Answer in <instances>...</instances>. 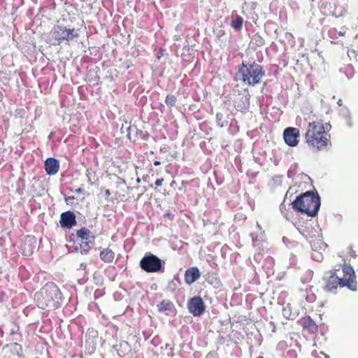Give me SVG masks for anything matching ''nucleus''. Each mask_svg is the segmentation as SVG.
<instances>
[{
  "label": "nucleus",
  "mask_w": 358,
  "mask_h": 358,
  "mask_svg": "<svg viewBox=\"0 0 358 358\" xmlns=\"http://www.w3.org/2000/svg\"><path fill=\"white\" fill-rule=\"evenodd\" d=\"M264 76L265 71L260 64L255 62L247 63L243 61L241 64L237 66L234 80L255 86L261 83Z\"/></svg>",
  "instance_id": "obj_1"
},
{
  "label": "nucleus",
  "mask_w": 358,
  "mask_h": 358,
  "mask_svg": "<svg viewBox=\"0 0 358 358\" xmlns=\"http://www.w3.org/2000/svg\"><path fill=\"white\" fill-rule=\"evenodd\" d=\"M37 306L41 308H58L63 303V296L59 287L54 283L46 284L34 295Z\"/></svg>",
  "instance_id": "obj_2"
},
{
  "label": "nucleus",
  "mask_w": 358,
  "mask_h": 358,
  "mask_svg": "<svg viewBox=\"0 0 358 358\" xmlns=\"http://www.w3.org/2000/svg\"><path fill=\"white\" fill-rule=\"evenodd\" d=\"M320 204V197L318 193L310 191L297 196L292 203L294 210L304 213L309 217H315L317 215Z\"/></svg>",
  "instance_id": "obj_3"
},
{
  "label": "nucleus",
  "mask_w": 358,
  "mask_h": 358,
  "mask_svg": "<svg viewBox=\"0 0 358 358\" xmlns=\"http://www.w3.org/2000/svg\"><path fill=\"white\" fill-rule=\"evenodd\" d=\"M139 266L147 273H164L165 270V262L150 252L141 259Z\"/></svg>",
  "instance_id": "obj_4"
},
{
  "label": "nucleus",
  "mask_w": 358,
  "mask_h": 358,
  "mask_svg": "<svg viewBox=\"0 0 358 358\" xmlns=\"http://www.w3.org/2000/svg\"><path fill=\"white\" fill-rule=\"evenodd\" d=\"M50 36L57 41V44L59 45L64 41H71L78 37V34L75 29H67L64 26L54 25L50 31Z\"/></svg>",
  "instance_id": "obj_5"
},
{
  "label": "nucleus",
  "mask_w": 358,
  "mask_h": 358,
  "mask_svg": "<svg viewBox=\"0 0 358 358\" xmlns=\"http://www.w3.org/2000/svg\"><path fill=\"white\" fill-rule=\"evenodd\" d=\"M187 308L189 312L194 317L202 315L206 310V305L201 296H196L188 300Z\"/></svg>",
  "instance_id": "obj_6"
},
{
  "label": "nucleus",
  "mask_w": 358,
  "mask_h": 358,
  "mask_svg": "<svg viewBox=\"0 0 358 358\" xmlns=\"http://www.w3.org/2000/svg\"><path fill=\"white\" fill-rule=\"evenodd\" d=\"M299 130L295 127H287L284 130L283 138L287 145L294 147L299 143Z\"/></svg>",
  "instance_id": "obj_7"
},
{
  "label": "nucleus",
  "mask_w": 358,
  "mask_h": 358,
  "mask_svg": "<svg viewBox=\"0 0 358 358\" xmlns=\"http://www.w3.org/2000/svg\"><path fill=\"white\" fill-rule=\"evenodd\" d=\"M59 223L64 229H72L77 223L75 213L71 210L62 213L60 215Z\"/></svg>",
  "instance_id": "obj_8"
},
{
  "label": "nucleus",
  "mask_w": 358,
  "mask_h": 358,
  "mask_svg": "<svg viewBox=\"0 0 358 358\" xmlns=\"http://www.w3.org/2000/svg\"><path fill=\"white\" fill-rule=\"evenodd\" d=\"M329 136H320L317 138H313V136L306 137V142L308 145L316 148L317 150L324 149L327 146V143L329 141Z\"/></svg>",
  "instance_id": "obj_9"
},
{
  "label": "nucleus",
  "mask_w": 358,
  "mask_h": 358,
  "mask_svg": "<svg viewBox=\"0 0 358 358\" xmlns=\"http://www.w3.org/2000/svg\"><path fill=\"white\" fill-rule=\"evenodd\" d=\"M44 169L48 175H55L59 169V161L54 157H48L45 161Z\"/></svg>",
  "instance_id": "obj_10"
},
{
  "label": "nucleus",
  "mask_w": 358,
  "mask_h": 358,
  "mask_svg": "<svg viewBox=\"0 0 358 358\" xmlns=\"http://www.w3.org/2000/svg\"><path fill=\"white\" fill-rule=\"evenodd\" d=\"M315 133L318 135L327 134L324 131L323 124L320 122H312L308 123V130L306 133V138L313 136Z\"/></svg>",
  "instance_id": "obj_11"
},
{
  "label": "nucleus",
  "mask_w": 358,
  "mask_h": 358,
  "mask_svg": "<svg viewBox=\"0 0 358 358\" xmlns=\"http://www.w3.org/2000/svg\"><path fill=\"white\" fill-rule=\"evenodd\" d=\"M201 277V273L198 267L192 266L185 272V282L187 285H192Z\"/></svg>",
  "instance_id": "obj_12"
},
{
  "label": "nucleus",
  "mask_w": 358,
  "mask_h": 358,
  "mask_svg": "<svg viewBox=\"0 0 358 358\" xmlns=\"http://www.w3.org/2000/svg\"><path fill=\"white\" fill-rule=\"evenodd\" d=\"M336 271H330L331 275L327 278L324 289L327 292H334L337 289L340 283V278L336 275Z\"/></svg>",
  "instance_id": "obj_13"
},
{
  "label": "nucleus",
  "mask_w": 358,
  "mask_h": 358,
  "mask_svg": "<svg viewBox=\"0 0 358 358\" xmlns=\"http://www.w3.org/2000/svg\"><path fill=\"white\" fill-rule=\"evenodd\" d=\"M303 329H307L310 333L315 334L318 331V327L315 321L310 317H305L302 322Z\"/></svg>",
  "instance_id": "obj_14"
},
{
  "label": "nucleus",
  "mask_w": 358,
  "mask_h": 358,
  "mask_svg": "<svg viewBox=\"0 0 358 358\" xmlns=\"http://www.w3.org/2000/svg\"><path fill=\"white\" fill-rule=\"evenodd\" d=\"M99 257L103 262L111 263L114 259L115 253L108 248H103L100 251Z\"/></svg>",
  "instance_id": "obj_15"
},
{
  "label": "nucleus",
  "mask_w": 358,
  "mask_h": 358,
  "mask_svg": "<svg viewBox=\"0 0 358 358\" xmlns=\"http://www.w3.org/2000/svg\"><path fill=\"white\" fill-rule=\"evenodd\" d=\"M96 236L94 235L92 236V240L89 241H83L81 243L79 244L80 253L81 255H87L89 252L90 249L92 248L93 245L94 243Z\"/></svg>",
  "instance_id": "obj_16"
},
{
  "label": "nucleus",
  "mask_w": 358,
  "mask_h": 358,
  "mask_svg": "<svg viewBox=\"0 0 358 358\" xmlns=\"http://www.w3.org/2000/svg\"><path fill=\"white\" fill-rule=\"evenodd\" d=\"M339 286L341 287H347L349 289L353 292L357 290V282L350 277L347 279L340 278Z\"/></svg>",
  "instance_id": "obj_17"
},
{
  "label": "nucleus",
  "mask_w": 358,
  "mask_h": 358,
  "mask_svg": "<svg viewBox=\"0 0 358 358\" xmlns=\"http://www.w3.org/2000/svg\"><path fill=\"white\" fill-rule=\"evenodd\" d=\"M250 106V99L249 95H243L241 97V100L239 103H236L235 107L237 110L240 111H245L248 110Z\"/></svg>",
  "instance_id": "obj_18"
},
{
  "label": "nucleus",
  "mask_w": 358,
  "mask_h": 358,
  "mask_svg": "<svg viewBox=\"0 0 358 358\" xmlns=\"http://www.w3.org/2000/svg\"><path fill=\"white\" fill-rule=\"evenodd\" d=\"M90 230L87 227H81L80 229L77 230L76 236L83 241H89L92 240Z\"/></svg>",
  "instance_id": "obj_19"
},
{
  "label": "nucleus",
  "mask_w": 358,
  "mask_h": 358,
  "mask_svg": "<svg viewBox=\"0 0 358 358\" xmlns=\"http://www.w3.org/2000/svg\"><path fill=\"white\" fill-rule=\"evenodd\" d=\"M173 305V303L169 300H162L157 305L159 312L163 313L165 311H171Z\"/></svg>",
  "instance_id": "obj_20"
},
{
  "label": "nucleus",
  "mask_w": 358,
  "mask_h": 358,
  "mask_svg": "<svg viewBox=\"0 0 358 358\" xmlns=\"http://www.w3.org/2000/svg\"><path fill=\"white\" fill-rule=\"evenodd\" d=\"M8 348L10 349V351L13 354L14 357H17V358L21 357L22 347L20 345H19L17 343H13L8 345Z\"/></svg>",
  "instance_id": "obj_21"
},
{
  "label": "nucleus",
  "mask_w": 358,
  "mask_h": 358,
  "mask_svg": "<svg viewBox=\"0 0 358 358\" xmlns=\"http://www.w3.org/2000/svg\"><path fill=\"white\" fill-rule=\"evenodd\" d=\"M243 24V19L239 15H236L235 19L231 21V26L235 31H239L241 30Z\"/></svg>",
  "instance_id": "obj_22"
},
{
  "label": "nucleus",
  "mask_w": 358,
  "mask_h": 358,
  "mask_svg": "<svg viewBox=\"0 0 358 358\" xmlns=\"http://www.w3.org/2000/svg\"><path fill=\"white\" fill-rule=\"evenodd\" d=\"M282 315L284 317L289 320H294L295 318V315L292 313L289 303H287L285 306L283 307Z\"/></svg>",
  "instance_id": "obj_23"
},
{
  "label": "nucleus",
  "mask_w": 358,
  "mask_h": 358,
  "mask_svg": "<svg viewBox=\"0 0 358 358\" xmlns=\"http://www.w3.org/2000/svg\"><path fill=\"white\" fill-rule=\"evenodd\" d=\"M10 80V73L4 71H0V83H1L3 85L6 86L8 85L9 81Z\"/></svg>",
  "instance_id": "obj_24"
},
{
  "label": "nucleus",
  "mask_w": 358,
  "mask_h": 358,
  "mask_svg": "<svg viewBox=\"0 0 358 358\" xmlns=\"http://www.w3.org/2000/svg\"><path fill=\"white\" fill-rule=\"evenodd\" d=\"M340 71H343L348 79L352 78L354 76V69L350 64L345 66L343 69H341Z\"/></svg>",
  "instance_id": "obj_25"
},
{
  "label": "nucleus",
  "mask_w": 358,
  "mask_h": 358,
  "mask_svg": "<svg viewBox=\"0 0 358 358\" xmlns=\"http://www.w3.org/2000/svg\"><path fill=\"white\" fill-rule=\"evenodd\" d=\"M252 42L258 47L262 46L265 43L264 39L258 34L254 35Z\"/></svg>",
  "instance_id": "obj_26"
},
{
  "label": "nucleus",
  "mask_w": 358,
  "mask_h": 358,
  "mask_svg": "<svg viewBox=\"0 0 358 358\" xmlns=\"http://www.w3.org/2000/svg\"><path fill=\"white\" fill-rule=\"evenodd\" d=\"M176 103V97L173 94H168L165 99V103L169 106L172 107L175 106Z\"/></svg>",
  "instance_id": "obj_27"
},
{
  "label": "nucleus",
  "mask_w": 358,
  "mask_h": 358,
  "mask_svg": "<svg viewBox=\"0 0 358 358\" xmlns=\"http://www.w3.org/2000/svg\"><path fill=\"white\" fill-rule=\"evenodd\" d=\"M343 271L345 275H349L350 277L355 274V271L352 266H351L350 264H344L343 267Z\"/></svg>",
  "instance_id": "obj_28"
},
{
  "label": "nucleus",
  "mask_w": 358,
  "mask_h": 358,
  "mask_svg": "<svg viewBox=\"0 0 358 358\" xmlns=\"http://www.w3.org/2000/svg\"><path fill=\"white\" fill-rule=\"evenodd\" d=\"M298 167L297 163L292 164L287 171V177L289 178H292L295 176V171Z\"/></svg>",
  "instance_id": "obj_29"
},
{
  "label": "nucleus",
  "mask_w": 358,
  "mask_h": 358,
  "mask_svg": "<svg viewBox=\"0 0 358 358\" xmlns=\"http://www.w3.org/2000/svg\"><path fill=\"white\" fill-rule=\"evenodd\" d=\"M311 258L315 262H321L323 260V255L320 252L315 250L311 254Z\"/></svg>",
  "instance_id": "obj_30"
},
{
  "label": "nucleus",
  "mask_w": 358,
  "mask_h": 358,
  "mask_svg": "<svg viewBox=\"0 0 358 358\" xmlns=\"http://www.w3.org/2000/svg\"><path fill=\"white\" fill-rule=\"evenodd\" d=\"M215 117L217 124L219 127H223L227 124V122L223 121L224 115L222 113H217Z\"/></svg>",
  "instance_id": "obj_31"
},
{
  "label": "nucleus",
  "mask_w": 358,
  "mask_h": 358,
  "mask_svg": "<svg viewBox=\"0 0 358 358\" xmlns=\"http://www.w3.org/2000/svg\"><path fill=\"white\" fill-rule=\"evenodd\" d=\"M284 356L285 358H297V352L294 349H288Z\"/></svg>",
  "instance_id": "obj_32"
},
{
  "label": "nucleus",
  "mask_w": 358,
  "mask_h": 358,
  "mask_svg": "<svg viewBox=\"0 0 358 358\" xmlns=\"http://www.w3.org/2000/svg\"><path fill=\"white\" fill-rule=\"evenodd\" d=\"M313 275V271L311 270H308L306 273V276L301 278V281L303 282H307L310 281Z\"/></svg>",
  "instance_id": "obj_33"
},
{
  "label": "nucleus",
  "mask_w": 358,
  "mask_h": 358,
  "mask_svg": "<svg viewBox=\"0 0 358 358\" xmlns=\"http://www.w3.org/2000/svg\"><path fill=\"white\" fill-rule=\"evenodd\" d=\"M105 294L103 289H97L94 292V297L95 299H99L103 296Z\"/></svg>",
  "instance_id": "obj_34"
},
{
  "label": "nucleus",
  "mask_w": 358,
  "mask_h": 358,
  "mask_svg": "<svg viewBox=\"0 0 358 358\" xmlns=\"http://www.w3.org/2000/svg\"><path fill=\"white\" fill-rule=\"evenodd\" d=\"M340 114L345 118L350 116V113L348 108H343L340 110Z\"/></svg>",
  "instance_id": "obj_35"
},
{
  "label": "nucleus",
  "mask_w": 358,
  "mask_h": 358,
  "mask_svg": "<svg viewBox=\"0 0 358 358\" xmlns=\"http://www.w3.org/2000/svg\"><path fill=\"white\" fill-rule=\"evenodd\" d=\"M296 257L294 255H291L289 257V264L295 266L296 265Z\"/></svg>",
  "instance_id": "obj_36"
},
{
  "label": "nucleus",
  "mask_w": 358,
  "mask_h": 358,
  "mask_svg": "<svg viewBox=\"0 0 358 358\" xmlns=\"http://www.w3.org/2000/svg\"><path fill=\"white\" fill-rule=\"evenodd\" d=\"M356 50L355 49H351V50H349L348 52V56L351 58L352 57H356Z\"/></svg>",
  "instance_id": "obj_37"
},
{
  "label": "nucleus",
  "mask_w": 358,
  "mask_h": 358,
  "mask_svg": "<svg viewBox=\"0 0 358 358\" xmlns=\"http://www.w3.org/2000/svg\"><path fill=\"white\" fill-rule=\"evenodd\" d=\"M94 280H96L97 281L96 284H100V285L102 284V279H101V276L100 275H98V277H97L96 275V273H94Z\"/></svg>",
  "instance_id": "obj_38"
},
{
  "label": "nucleus",
  "mask_w": 358,
  "mask_h": 358,
  "mask_svg": "<svg viewBox=\"0 0 358 358\" xmlns=\"http://www.w3.org/2000/svg\"><path fill=\"white\" fill-rule=\"evenodd\" d=\"M133 129H134V130H137V129H136L135 127L133 128L132 127H131V126H130V127H129L127 128V131H128L127 137H128V138H129V139H130V140H131V131H132Z\"/></svg>",
  "instance_id": "obj_39"
},
{
  "label": "nucleus",
  "mask_w": 358,
  "mask_h": 358,
  "mask_svg": "<svg viewBox=\"0 0 358 358\" xmlns=\"http://www.w3.org/2000/svg\"><path fill=\"white\" fill-rule=\"evenodd\" d=\"M287 347V343L285 341H280L278 345V348L284 349Z\"/></svg>",
  "instance_id": "obj_40"
},
{
  "label": "nucleus",
  "mask_w": 358,
  "mask_h": 358,
  "mask_svg": "<svg viewBox=\"0 0 358 358\" xmlns=\"http://www.w3.org/2000/svg\"><path fill=\"white\" fill-rule=\"evenodd\" d=\"M345 120H346V124L348 127H351L352 126V119H351V115L348 117H346Z\"/></svg>",
  "instance_id": "obj_41"
},
{
  "label": "nucleus",
  "mask_w": 358,
  "mask_h": 358,
  "mask_svg": "<svg viewBox=\"0 0 358 358\" xmlns=\"http://www.w3.org/2000/svg\"><path fill=\"white\" fill-rule=\"evenodd\" d=\"M164 181L163 178H158L155 180V185L157 187L161 186Z\"/></svg>",
  "instance_id": "obj_42"
},
{
  "label": "nucleus",
  "mask_w": 358,
  "mask_h": 358,
  "mask_svg": "<svg viewBox=\"0 0 358 358\" xmlns=\"http://www.w3.org/2000/svg\"><path fill=\"white\" fill-rule=\"evenodd\" d=\"M5 292L3 290H0V302H3L5 300Z\"/></svg>",
  "instance_id": "obj_43"
},
{
  "label": "nucleus",
  "mask_w": 358,
  "mask_h": 358,
  "mask_svg": "<svg viewBox=\"0 0 358 358\" xmlns=\"http://www.w3.org/2000/svg\"><path fill=\"white\" fill-rule=\"evenodd\" d=\"M349 255L353 258H355L357 257L356 252L352 248H350L349 251Z\"/></svg>",
  "instance_id": "obj_44"
},
{
  "label": "nucleus",
  "mask_w": 358,
  "mask_h": 358,
  "mask_svg": "<svg viewBox=\"0 0 358 358\" xmlns=\"http://www.w3.org/2000/svg\"><path fill=\"white\" fill-rule=\"evenodd\" d=\"M206 358H217V357H216V355H215L214 353H213V352H209V353L206 355Z\"/></svg>",
  "instance_id": "obj_45"
},
{
  "label": "nucleus",
  "mask_w": 358,
  "mask_h": 358,
  "mask_svg": "<svg viewBox=\"0 0 358 358\" xmlns=\"http://www.w3.org/2000/svg\"><path fill=\"white\" fill-rule=\"evenodd\" d=\"M73 199H75V197L73 196H69L65 198V201L66 203H68L70 201L73 200Z\"/></svg>",
  "instance_id": "obj_46"
},
{
  "label": "nucleus",
  "mask_w": 358,
  "mask_h": 358,
  "mask_svg": "<svg viewBox=\"0 0 358 358\" xmlns=\"http://www.w3.org/2000/svg\"><path fill=\"white\" fill-rule=\"evenodd\" d=\"M86 267H87V264L85 263H81L80 264V269H81V270H85Z\"/></svg>",
  "instance_id": "obj_47"
},
{
  "label": "nucleus",
  "mask_w": 358,
  "mask_h": 358,
  "mask_svg": "<svg viewBox=\"0 0 358 358\" xmlns=\"http://www.w3.org/2000/svg\"><path fill=\"white\" fill-rule=\"evenodd\" d=\"M73 252H80L79 244L73 247Z\"/></svg>",
  "instance_id": "obj_48"
},
{
  "label": "nucleus",
  "mask_w": 358,
  "mask_h": 358,
  "mask_svg": "<svg viewBox=\"0 0 358 358\" xmlns=\"http://www.w3.org/2000/svg\"><path fill=\"white\" fill-rule=\"evenodd\" d=\"M83 191H84V190H83V188H81V187H79V188H78V189H76L75 190V192H76V193H78V194H81V193H83Z\"/></svg>",
  "instance_id": "obj_49"
},
{
  "label": "nucleus",
  "mask_w": 358,
  "mask_h": 358,
  "mask_svg": "<svg viewBox=\"0 0 358 358\" xmlns=\"http://www.w3.org/2000/svg\"><path fill=\"white\" fill-rule=\"evenodd\" d=\"M104 194L106 197H108L110 194V192L109 189H106Z\"/></svg>",
  "instance_id": "obj_50"
},
{
  "label": "nucleus",
  "mask_w": 358,
  "mask_h": 358,
  "mask_svg": "<svg viewBox=\"0 0 358 358\" xmlns=\"http://www.w3.org/2000/svg\"><path fill=\"white\" fill-rule=\"evenodd\" d=\"M86 176L88 178V180H90V172L89 170H87Z\"/></svg>",
  "instance_id": "obj_51"
},
{
  "label": "nucleus",
  "mask_w": 358,
  "mask_h": 358,
  "mask_svg": "<svg viewBox=\"0 0 358 358\" xmlns=\"http://www.w3.org/2000/svg\"><path fill=\"white\" fill-rule=\"evenodd\" d=\"M160 164H161V162L159 161H157L156 160V161L154 162V165L155 166H159Z\"/></svg>",
  "instance_id": "obj_52"
},
{
  "label": "nucleus",
  "mask_w": 358,
  "mask_h": 358,
  "mask_svg": "<svg viewBox=\"0 0 358 358\" xmlns=\"http://www.w3.org/2000/svg\"><path fill=\"white\" fill-rule=\"evenodd\" d=\"M326 134H321V136H325ZM313 138H317L319 136H320V135H318L315 133V135H313Z\"/></svg>",
  "instance_id": "obj_53"
},
{
  "label": "nucleus",
  "mask_w": 358,
  "mask_h": 358,
  "mask_svg": "<svg viewBox=\"0 0 358 358\" xmlns=\"http://www.w3.org/2000/svg\"><path fill=\"white\" fill-rule=\"evenodd\" d=\"M337 103H338V106H342V103H342V99H340L338 101Z\"/></svg>",
  "instance_id": "obj_54"
},
{
  "label": "nucleus",
  "mask_w": 358,
  "mask_h": 358,
  "mask_svg": "<svg viewBox=\"0 0 358 358\" xmlns=\"http://www.w3.org/2000/svg\"><path fill=\"white\" fill-rule=\"evenodd\" d=\"M3 99V94L0 92V102L2 101Z\"/></svg>",
  "instance_id": "obj_55"
},
{
  "label": "nucleus",
  "mask_w": 358,
  "mask_h": 358,
  "mask_svg": "<svg viewBox=\"0 0 358 358\" xmlns=\"http://www.w3.org/2000/svg\"><path fill=\"white\" fill-rule=\"evenodd\" d=\"M176 184V181L173 180L171 182V186L173 187V185H175Z\"/></svg>",
  "instance_id": "obj_56"
},
{
  "label": "nucleus",
  "mask_w": 358,
  "mask_h": 358,
  "mask_svg": "<svg viewBox=\"0 0 358 358\" xmlns=\"http://www.w3.org/2000/svg\"><path fill=\"white\" fill-rule=\"evenodd\" d=\"M148 178V176H143V180L144 181H146V180H147V178Z\"/></svg>",
  "instance_id": "obj_57"
},
{
  "label": "nucleus",
  "mask_w": 358,
  "mask_h": 358,
  "mask_svg": "<svg viewBox=\"0 0 358 358\" xmlns=\"http://www.w3.org/2000/svg\"><path fill=\"white\" fill-rule=\"evenodd\" d=\"M136 182H137V183H140V182H141V179H140L139 178H138L136 179Z\"/></svg>",
  "instance_id": "obj_58"
},
{
  "label": "nucleus",
  "mask_w": 358,
  "mask_h": 358,
  "mask_svg": "<svg viewBox=\"0 0 358 358\" xmlns=\"http://www.w3.org/2000/svg\"><path fill=\"white\" fill-rule=\"evenodd\" d=\"M167 217H169V218L171 217V214L170 213H167Z\"/></svg>",
  "instance_id": "obj_59"
},
{
  "label": "nucleus",
  "mask_w": 358,
  "mask_h": 358,
  "mask_svg": "<svg viewBox=\"0 0 358 358\" xmlns=\"http://www.w3.org/2000/svg\"><path fill=\"white\" fill-rule=\"evenodd\" d=\"M171 285H174V281H173V280H171V281L169 282V286H171Z\"/></svg>",
  "instance_id": "obj_60"
},
{
  "label": "nucleus",
  "mask_w": 358,
  "mask_h": 358,
  "mask_svg": "<svg viewBox=\"0 0 358 358\" xmlns=\"http://www.w3.org/2000/svg\"><path fill=\"white\" fill-rule=\"evenodd\" d=\"M257 228H259V229L261 228L260 225L258 223L257 224Z\"/></svg>",
  "instance_id": "obj_61"
},
{
  "label": "nucleus",
  "mask_w": 358,
  "mask_h": 358,
  "mask_svg": "<svg viewBox=\"0 0 358 358\" xmlns=\"http://www.w3.org/2000/svg\"><path fill=\"white\" fill-rule=\"evenodd\" d=\"M280 211H281L282 213H283V211H282V205L280 206Z\"/></svg>",
  "instance_id": "obj_62"
},
{
  "label": "nucleus",
  "mask_w": 358,
  "mask_h": 358,
  "mask_svg": "<svg viewBox=\"0 0 358 358\" xmlns=\"http://www.w3.org/2000/svg\"><path fill=\"white\" fill-rule=\"evenodd\" d=\"M357 51H358V47H357Z\"/></svg>",
  "instance_id": "obj_63"
}]
</instances>
